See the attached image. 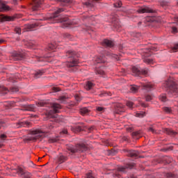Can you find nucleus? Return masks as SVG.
<instances>
[{
    "label": "nucleus",
    "instance_id": "nucleus-1",
    "mask_svg": "<svg viewBox=\"0 0 178 178\" xmlns=\"http://www.w3.org/2000/svg\"><path fill=\"white\" fill-rule=\"evenodd\" d=\"M62 12H63V9L59 8L53 14L51 19L55 20L54 23H60L63 29H66V27H72V26H76V24H77V22L75 21H72L66 17L60 18V19H56V17L59 16V13Z\"/></svg>",
    "mask_w": 178,
    "mask_h": 178
},
{
    "label": "nucleus",
    "instance_id": "nucleus-2",
    "mask_svg": "<svg viewBox=\"0 0 178 178\" xmlns=\"http://www.w3.org/2000/svg\"><path fill=\"white\" fill-rule=\"evenodd\" d=\"M29 134L31 136H27L24 139L25 143H28V141H35V140H38V138H44L45 137V131L41 129H35L29 131Z\"/></svg>",
    "mask_w": 178,
    "mask_h": 178
},
{
    "label": "nucleus",
    "instance_id": "nucleus-3",
    "mask_svg": "<svg viewBox=\"0 0 178 178\" xmlns=\"http://www.w3.org/2000/svg\"><path fill=\"white\" fill-rule=\"evenodd\" d=\"M151 51H155L154 47H152L151 49H145L143 51V60L145 63H147V65L154 64V60L149 58V56L152 55V52Z\"/></svg>",
    "mask_w": 178,
    "mask_h": 178
},
{
    "label": "nucleus",
    "instance_id": "nucleus-4",
    "mask_svg": "<svg viewBox=\"0 0 178 178\" xmlns=\"http://www.w3.org/2000/svg\"><path fill=\"white\" fill-rule=\"evenodd\" d=\"M164 87H165V88H167V90L169 91H172V92H178V86L173 79H169L168 81H165L164 83Z\"/></svg>",
    "mask_w": 178,
    "mask_h": 178
},
{
    "label": "nucleus",
    "instance_id": "nucleus-5",
    "mask_svg": "<svg viewBox=\"0 0 178 178\" xmlns=\"http://www.w3.org/2000/svg\"><path fill=\"white\" fill-rule=\"evenodd\" d=\"M67 149H68V151L72 152V154H75V152H79V151L81 152H84V151H87V146H86L85 144L82 143L76 145L74 147L69 146L67 147Z\"/></svg>",
    "mask_w": 178,
    "mask_h": 178
},
{
    "label": "nucleus",
    "instance_id": "nucleus-6",
    "mask_svg": "<svg viewBox=\"0 0 178 178\" xmlns=\"http://www.w3.org/2000/svg\"><path fill=\"white\" fill-rule=\"evenodd\" d=\"M51 109L52 110L49 112L48 118H56V113H58L59 110L62 109V106L59 104L54 103L51 106Z\"/></svg>",
    "mask_w": 178,
    "mask_h": 178
},
{
    "label": "nucleus",
    "instance_id": "nucleus-7",
    "mask_svg": "<svg viewBox=\"0 0 178 178\" xmlns=\"http://www.w3.org/2000/svg\"><path fill=\"white\" fill-rule=\"evenodd\" d=\"M77 65H79V60L76 58H72V60L66 63L67 67H74V66H77Z\"/></svg>",
    "mask_w": 178,
    "mask_h": 178
},
{
    "label": "nucleus",
    "instance_id": "nucleus-8",
    "mask_svg": "<svg viewBox=\"0 0 178 178\" xmlns=\"http://www.w3.org/2000/svg\"><path fill=\"white\" fill-rule=\"evenodd\" d=\"M31 123L28 121L22 122L19 121L17 123V127H30Z\"/></svg>",
    "mask_w": 178,
    "mask_h": 178
},
{
    "label": "nucleus",
    "instance_id": "nucleus-9",
    "mask_svg": "<svg viewBox=\"0 0 178 178\" xmlns=\"http://www.w3.org/2000/svg\"><path fill=\"white\" fill-rule=\"evenodd\" d=\"M138 13H153L154 10L149 8V7H145L138 10Z\"/></svg>",
    "mask_w": 178,
    "mask_h": 178
},
{
    "label": "nucleus",
    "instance_id": "nucleus-10",
    "mask_svg": "<svg viewBox=\"0 0 178 178\" xmlns=\"http://www.w3.org/2000/svg\"><path fill=\"white\" fill-rule=\"evenodd\" d=\"M13 18L10 16L5 15H0V22H12Z\"/></svg>",
    "mask_w": 178,
    "mask_h": 178
},
{
    "label": "nucleus",
    "instance_id": "nucleus-11",
    "mask_svg": "<svg viewBox=\"0 0 178 178\" xmlns=\"http://www.w3.org/2000/svg\"><path fill=\"white\" fill-rule=\"evenodd\" d=\"M127 156H130L131 158H137L138 156V152H136L134 150H129L127 154Z\"/></svg>",
    "mask_w": 178,
    "mask_h": 178
},
{
    "label": "nucleus",
    "instance_id": "nucleus-12",
    "mask_svg": "<svg viewBox=\"0 0 178 178\" xmlns=\"http://www.w3.org/2000/svg\"><path fill=\"white\" fill-rule=\"evenodd\" d=\"M103 45H106V47L112 48V47H113L114 44H113V42H112L111 40L106 39L103 41Z\"/></svg>",
    "mask_w": 178,
    "mask_h": 178
},
{
    "label": "nucleus",
    "instance_id": "nucleus-13",
    "mask_svg": "<svg viewBox=\"0 0 178 178\" xmlns=\"http://www.w3.org/2000/svg\"><path fill=\"white\" fill-rule=\"evenodd\" d=\"M10 8L9 6H6V4L3 3H0V12H3V10H9Z\"/></svg>",
    "mask_w": 178,
    "mask_h": 178
},
{
    "label": "nucleus",
    "instance_id": "nucleus-14",
    "mask_svg": "<svg viewBox=\"0 0 178 178\" xmlns=\"http://www.w3.org/2000/svg\"><path fill=\"white\" fill-rule=\"evenodd\" d=\"M132 73L134 76H140L141 75V71L136 67H132Z\"/></svg>",
    "mask_w": 178,
    "mask_h": 178
},
{
    "label": "nucleus",
    "instance_id": "nucleus-15",
    "mask_svg": "<svg viewBox=\"0 0 178 178\" xmlns=\"http://www.w3.org/2000/svg\"><path fill=\"white\" fill-rule=\"evenodd\" d=\"M164 133H165V134H168L169 136H175V134H176V132L173 131V130L170 129H168L165 128L164 129Z\"/></svg>",
    "mask_w": 178,
    "mask_h": 178
},
{
    "label": "nucleus",
    "instance_id": "nucleus-16",
    "mask_svg": "<svg viewBox=\"0 0 178 178\" xmlns=\"http://www.w3.org/2000/svg\"><path fill=\"white\" fill-rule=\"evenodd\" d=\"M143 87L146 90H152V88H154V87H155V85H154V83H149L143 86Z\"/></svg>",
    "mask_w": 178,
    "mask_h": 178
},
{
    "label": "nucleus",
    "instance_id": "nucleus-17",
    "mask_svg": "<svg viewBox=\"0 0 178 178\" xmlns=\"http://www.w3.org/2000/svg\"><path fill=\"white\" fill-rule=\"evenodd\" d=\"M37 26H38V25H37V24H32L28 25L27 26L28 29L26 30V31H31L34 30V28L37 27Z\"/></svg>",
    "mask_w": 178,
    "mask_h": 178
},
{
    "label": "nucleus",
    "instance_id": "nucleus-18",
    "mask_svg": "<svg viewBox=\"0 0 178 178\" xmlns=\"http://www.w3.org/2000/svg\"><path fill=\"white\" fill-rule=\"evenodd\" d=\"M94 87V83L91 81H88L86 86V88L88 90H91Z\"/></svg>",
    "mask_w": 178,
    "mask_h": 178
},
{
    "label": "nucleus",
    "instance_id": "nucleus-19",
    "mask_svg": "<svg viewBox=\"0 0 178 178\" xmlns=\"http://www.w3.org/2000/svg\"><path fill=\"white\" fill-rule=\"evenodd\" d=\"M80 113L82 115H87V113H90V110H88V108L85 107V108H81Z\"/></svg>",
    "mask_w": 178,
    "mask_h": 178
},
{
    "label": "nucleus",
    "instance_id": "nucleus-20",
    "mask_svg": "<svg viewBox=\"0 0 178 178\" xmlns=\"http://www.w3.org/2000/svg\"><path fill=\"white\" fill-rule=\"evenodd\" d=\"M71 130L74 132V133H79V131H81V127L78 126L76 128L74 127H71Z\"/></svg>",
    "mask_w": 178,
    "mask_h": 178
},
{
    "label": "nucleus",
    "instance_id": "nucleus-21",
    "mask_svg": "<svg viewBox=\"0 0 178 178\" xmlns=\"http://www.w3.org/2000/svg\"><path fill=\"white\" fill-rule=\"evenodd\" d=\"M14 56H15L19 60H22V59H23V58H24V56H23V54H22L20 53H15L14 54Z\"/></svg>",
    "mask_w": 178,
    "mask_h": 178
},
{
    "label": "nucleus",
    "instance_id": "nucleus-22",
    "mask_svg": "<svg viewBox=\"0 0 178 178\" xmlns=\"http://www.w3.org/2000/svg\"><path fill=\"white\" fill-rule=\"evenodd\" d=\"M139 89H140V86H137L136 85H134L131 88V91L132 92H137V91H138Z\"/></svg>",
    "mask_w": 178,
    "mask_h": 178
},
{
    "label": "nucleus",
    "instance_id": "nucleus-23",
    "mask_svg": "<svg viewBox=\"0 0 178 178\" xmlns=\"http://www.w3.org/2000/svg\"><path fill=\"white\" fill-rule=\"evenodd\" d=\"M131 135L134 138H138L139 137H141L140 135V131L133 132Z\"/></svg>",
    "mask_w": 178,
    "mask_h": 178
},
{
    "label": "nucleus",
    "instance_id": "nucleus-24",
    "mask_svg": "<svg viewBox=\"0 0 178 178\" xmlns=\"http://www.w3.org/2000/svg\"><path fill=\"white\" fill-rule=\"evenodd\" d=\"M127 168L131 169V166H130V165H128L127 167L121 166L118 168V172H124V170H126V169H127Z\"/></svg>",
    "mask_w": 178,
    "mask_h": 178
},
{
    "label": "nucleus",
    "instance_id": "nucleus-25",
    "mask_svg": "<svg viewBox=\"0 0 178 178\" xmlns=\"http://www.w3.org/2000/svg\"><path fill=\"white\" fill-rule=\"evenodd\" d=\"M74 55H76V51H74L72 50L67 51V56H68L69 58H72V56H74Z\"/></svg>",
    "mask_w": 178,
    "mask_h": 178
},
{
    "label": "nucleus",
    "instance_id": "nucleus-26",
    "mask_svg": "<svg viewBox=\"0 0 178 178\" xmlns=\"http://www.w3.org/2000/svg\"><path fill=\"white\" fill-rule=\"evenodd\" d=\"M42 74H44V72L39 70L35 74V79H38V77H41V76H42Z\"/></svg>",
    "mask_w": 178,
    "mask_h": 178
},
{
    "label": "nucleus",
    "instance_id": "nucleus-27",
    "mask_svg": "<svg viewBox=\"0 0 178 178\" xmlns=\"http://www.w3.org/2000/svg\"><path fill=\"white\" fill-rule=\"evenodd\" d=\"M37 106H45L47 105V102L42 100L36 103Z\"/></svg>",
    "mask_w": 178,
    "mask_h": 178
},
{
    "label": "nucleus",
    "instance_id": "nucleus-28",
    "mask_svg": "<svg viewBox=\"0 0 178 178\" xmlns=\"http://www.w3.org/2000/svg\"><path fill=\"white\" fill-rule=\"evenodd\" d=\"M25 111H34V105L30 104V105L26 106Z\"/></svg>",
    "mask_w": 178,
    "mask_h": 178
},
{
    "label": "nucleus",
    "instance_id": "nucleus-29",
    "mask_svg": "<svg viewBox=\"0 0 178 178\" xmlns=\"http://www.w3.org/2000/svg\"><path fill=\"white\" fill-rule=\"evenodd\" d=\"M96 74H100L101 76H104L105 74V72L101 69L96 70Z\"/></svg>",
    "mask_w": 178,
    "mask_h": 178
},
{
    "label": "nucleus",
    "instance_id": "nucleus-30",
    "mask_svg": "<svg viewBox=\"0 0 178 178\" xmlns=\"http://www.w3.org/2000/svg\"><path fill=\"white\" fill-rule=\"evenodd\" d=\"M136 118H144L145 116V113L144 112L136 113Z\"/></svg>",
    "mask_w": 178,
    "mask_h": 178
},
{
    "label": "nucleus",
    "instance_id": "nucleus-31",
    "mask_svg": "<svg viewBox=\"0 0 178 178\" xmlns=\"http://www.w3.org/2000/svg\"><path fill=\"white\" fill-rule=\"evenodd\" d=\"M36 6H40L42 3L43 0H33Z\"/></svg>",
    "mask_w": 178,
    "mask_h": 178
},
{
    "label": "nucleus",
    "instance_id": "nucleus-32",
    "mask_svg": "<svg viewBox=\"0 0 178 178\" xmlns=\"http://www.w3.org/2000/svg\"><path fill=\"white\" fill-rule=\"evenodd\" d=\"M49 51H54V49H56V46H55L54 44H49Z\"/></svg>",
    "mask_w": 178,
    "mask_h": 178
},
{
    "label": "nucleus",
    "instance_id": "nucleus-33",
    "mask_svg": "<svg viewBox=\"0 0 178 178\" xmlns=\"http://www.w3.org/2000/svg\"><path fill=\"white\" fill-rule=\"evenodd\" d=\"M127 106H128V108H133V106H134V103H133V102H127Z\"/></svg>",
    "mask_w": 178,
    "mask_h": 178
},
{
    "label": "nucleus",
    "instance_id": "nucleus-34",
    "mask_svg": "<svg viewBox=\"0 0 178 178\" xmlns=\"http://www.w3.org/2000/svg\"><path fill=\"white\" fill-rule=\"evenodd\" d=\"M163 111L164 112H166V113H170L172 112V108L169 107H164Z\"/></svg>",
    "mask_w": 178,
    "mask_h": 178
},
{
    "label": "nucleus",
    "instance_id": "nucleus-35",
    "mask_svg": "<svg viewBox=\"0 0 178 178\" xmlns=\"http://www.w3.org/2000/svg\"><path fill=\"white\" fill-rule=\"evenodd\" d=\"M10 92H17L19 88L17 87H13L10 89Z\"/></svg>",
    "mask_w": 178,
    "mask_h": 178
},
{
    "label": "nucleus",
    "instance_id": "nucleus-36",
    "mask_svg": "<svg viewBox=\"0 0 178 178\" xmlns=\"http://www.w3.org/2000/svg\"><path fill=\"white\" fill-rule=\"evenodd\" d=\"M27 47L29 48H33L34 47V41H30L26 44Z\"/></svg>",
    "mask_w": 178,
    "mask_h": 178
},
{
    "label": "nucleus",
    "instance_id": "nucleus-37",
    "mask_svg": "<svg viewBox=\"0 0 178 178\" xmlns=\"http://www.w3.org/2000/svg\"><path fill=\"white\" fill-rule=\"evenodd\" d=\"M0 91H6L7 92H9V90L3 86H0Z\"/></svg>",
    "mask_w": 178,
    "mask_h": 178
},
{
    "label": "nucleus",
    "instance_id": "nucleus-38",
    "mask_svg": "<svg viewBox=\"0 0 178 178\" xmlns=\"http://www.w3.org/2000/svg\"><path fill=\"white\" fill-rule=\"evenodd\" d=\"M115 8H120L122 6V1H119L117 3H114Z\"/></svg>",
    "mask_w": 178,
    "mask_h": 178
},
{
    "label": "nucleus",
    "instance_id": "nucleus-39",
    "mask_svg": "<svg viewBox=\"0 0 178 178\" xmlns=\"http://www.w3.org/2000/svg\"><path fill=\"white\" fill-rule=\"evenodd\" d=\"M15 31L17 34H22V29L19 27H16Z\"/></svg>",
    "mask_w": 178,
    "mask_h": 178
},
{
    "label": "nucleus",
    "instance_id": "nucleus-40",
    "mask_svg": "<svg viewBox=\"0 0 178 178\" xmlns=\"http://www.w3.org/2000/svg\"><path fill=\"white\" fill-rule=\"evenodd\" d=\"M160 100L162 101V102H166V95H163L160 96Z\"/></svg>",
    "mask_w": 178,
    "mask_h": 178
},
{
    "label": "nucleus",
    "instance_id": "nucleus-41",
    "mask_svg": "<svg viewBox=\"0 0 178 178\" xmlns=\"http://www.w3.org/2000/svg\"><path fill=\"white\" fill-rule=\"evenodd\" d=\"M65 159H66V157H65L64 156H60L59 157L60 163H63V162H65Z\"/></svg>",
    "mask_w": 178,
    "mask_h": 178
},
{
    "label": "nucleus",
    "instance_id": "nucleus-42",
    "mask_svg": "<svg viewBox=\"0 0 178 178\" xmlns=\"http://www.w3.org/2000/svg\"><path fill=\"white\" fill-rule=\"evenodd\" d=\"M66 96H61L58 97V101H60L61 102H63L64 101H66Z\"/></svg>",
    "mask_w": 178,
    "mask_h": 178
},
{
    "label": "nucleus",
    "instance_id": "nucleus-43",
    "mask_svg": "<svg viewBox=\"0 0 178 178\" xmlns=\"http://www.w3.org/2000/svg\"><path fill=\"white\" fill-rule=\"evenodd\" d=\"M145 99L146 101L149 102V101H152V96L147 95L145 96Z\"/></svg>",
    "mask_w": 178,
    "mask_h": 178
},
{
    "label": "nucleus",
    "instance_id": "nucleus-44",
    "mask_svg": "<svg viewBox=\"0 0 178 178\" xmlns=\"http://www.w3.org/2000/svg\"><path fill=\"white\" fill-rule=\"evenodd\" d=\"M96 62H97V63H104V60H102L101 57H97L96 59Z\"/></svg>",
    "mask_w": 178,
    "mask_h": 178
},
{
    "label": "nucleus",
    "instance_id": "nucleus-45",
    "mask_svg": "<svg viewBox=\"0 0 178 178\" xmlns=\"http://www.w3.org/2000/svg\"><path fill=\"white\" fill-rule=\"evenodd\" d=\"M52 90L54 91V92H58L60 91V88H59L58 87H53Z\"/></svg>",
    "mask_w": 178,
    "mask_h": 178
},
{
    "label": "nucleus",
    "instance_id": "nucleus-46",
    "mask_svg": "<svg viewBox=\"0 0 178 178\" xmlns=\"http://www.w3.org/2000/svg\"><path fill=\"white\" fill-rule=\"evenodd\" d=\"M86 178H95L94 175H92V173H88L86 174Z\"/></svg>",
    "mask_w": 178,
    "mask_h": 178
},
{
    "label": "nucleus",
    "instance_id": "nucleus-47",
    "mask_svg": "<svg viewBox=\"0 0 178 178\" xmlns=\"http://www.w3.org/2000/svg\"><path fill=\"white\" fill-rule=\"evenodd\" d=\"M8 138V136L5 134H1V136H0V138L1 139V140H5L6 138Z\"/></svg>",
    "mask_w": 178,
    "mask_h": 178
},
{
    "label": "nucleus",
    "instance_id": "nucleus-48",
    "mask_svg": "<svg viewBox=\"0 0 178 178\" xmlns=\"http://www.w3.org/2000/svg\"><path fill=\"white\" fill-rule=\"evenodd\" d=\"M140 74H144V75L148 74V71L143 70L140 71Z\"/></svg>",
    "mask_w": 178,
    "mask_h": 178
},
{
    "label": "nucleus",
    "instance_id": "nucleus-49",
    "mask_svg": "<svg viewBox=\"0 0 178 178\" xmlns=\"http://www.w3.org/2000/svg\"><path fill=\"white\" fill-rule=\"evenodd\" d=\"M166 177L168 178L175 177V175H173L172 173H168V174H166Z\"/></svg>",
    "mask_w": 178,
    "mask_h": 178
},
{
    "label": "nucleus",
    "instance_id": "nucleus-50",
    "mask_svg": "<svg viewBox=\"0 0 178 178\" xmlns=\"http://www.w3.org/2000/svg\"><path fill=\"white\" fill-rule=\"evenodd\" d=\"M149 131H151L152 133H156L155 129L152 127H149Z\"/></svg>",
    "mask_w": 178,
    "mask_h": 178
},
{
    "label": "nucleus",
    "instance_id": "nucleus-51",
    "mask_svg": "<svg viewBox=\"0 0 178 178\" xmlns=\"http://www.w3.org/2000/svg\"><path fill=\"white\" fill-rule=\"evenodd\" d=\"M172 33H177V28H176V27H172Z\"/></svg>",
    "mask_w": 178,
    "mask_h": 178
},
{
    "label": "nucleus",
    "instance_id": "nucleus-52",
    "mask_svg": "<svg viewBox=\"0 0 178 178\" xmlns=\"http://www.w3.org/2000/svg\"><path fill=\"white\" fill-rule=\"evenodd\" d=\"M97 111H98V112H102V111H104V108H102V107H97Z\"/></svg>",
    "mask_w": 178,
    "mask_h": 178
},
{
    "label": "nucleus",
    "instance_id": "nucleus-53",
    "mask_svg": "<svg viewBox=\"0 0 178 178\" xmlns=\"http://www.w3.org/2000/svg\"><path fill=\"white\" fill-rule=\"evenodd\" d=\"M75 99L79 102V101H80V97L79 95H75Z\"/></svg>",
    "mask_w": 178,
    "mask_h": 178
},
{
    "label": "nucleus",
    "instance_id": "nucleus-54",
    "mask_svg": "<svg viewBox=\"0 0 178 178\" xmlns=\"http://www.w3.org/2000/svg\"><path fill=\"white\" fill-rule=\"evenodd\" d=\"M140 105H141L143 108H147V106H148V104H145V103H140Z\"/></svg>",
    "mask_w": 178,
    "mask_h": 178
},
{
    "label": "nucleus",
    "instance_id": "nucleus-55",
    "mask_svg": "<svg viewBox=\"0 0 178 178\" xmlns=\"http://www.w3.org/2000/svg\"><path fill=\"white\" fill-rule=\"evenodd\" d=\"M63 133L64 134H67V130L65 129L64 131H63Z\"/></svg>",
    "mask_w": 178,
    "mask_h": 178
},
{
    "label": "nucleus",
    "instance_id": "nucleus-56",
    "mask_svg": "<svg viewBox=\"0 0 178 178\" xmlns=\"http://www.w3.org/2000/svg\"><path fill=\"white\" fill-rule=\"evenodd\" d=\"M115 177H120V175H118V174H115Z\"/></svg>",
    "mask_w": 178,
    "mask_h": 178
},
{
    "label": "nucleus",
    "instance_id": "nucleus-57",
    "mask_svg": "<svg viewBox=\"0 0 178 178\" xmlns=\"http://www.w3.org/2000/svg\"><path fill=\"white\" fill-rule=\"evenodd\" d=\"M65 37L69 38V37H70V35L67 33V34H65Z\"/></svg>",
    "mask_w": 178,
    "mask_h": 178
},
{
    "label": "nucleus",
    "instance_id": "nucleus-58",
    "mask_svg": "<svg viewBox=\"0 0 178 178\" xmlns=\"http://www.w3.org/2000/svg\"><path fill=\"white\" fill-rule=\"evenodd\" d=\"M2 126H3V123L0 122V129H1V127H2Z\"/></svg>",
    "mask_w": 178,
    "mask_h": 178
},
{
    "label": "nucleus",
    "instance_id": "nucleus-59",
    "mask_svg": "<svg viewBox=\"0 0 178 178\" xmlns=\"http://www.w3.org/2000/svg\"><path fill=\"white\" fill-rule=\"evenodd\" d=\"M19 171L21 172L22 175H23V170L22 168L19 169Z\"/></svg>",
    "mask_w": 178,
    "mask_h": 178
},
{
    "label": "nucleus",
    "instance_id": "nucleus-60",
    "mask_svg": "<svg viewBox=\"0 0 178 178\" xmlns=\"http://www.w3.org/2000/svg\"><path fill=\"white\" fill-rule=\"evenodd\" d=\"M55 142V140H49V143H54Z\"/></svg>",
    "mask_w": 178,
    "mask_h": 178
},
{
    "label": "nucleus",
    "instance_id": "nucleus-61",
    "mask_svg": "<svg viewBox=\"0 0 178 178\" xmlns=\"http://www.w3.org/2000/svg\"><path fill=\"white\" fill-rule=\"evenodd\" d=\"M2 42H3V40H0V44H2Z\"/></svg>",
    "mask_w": 178,
    "mask_h": 178
},
{
    "label": "nucleus",
    "instance_id": "nucleus-62",
    "mask_svg": "<svg viewBox=\"0 0 178 178\" xmlns=\"http://www.w3.org/2000/svg\"><path fill=\"white\" fill-rule=\"evenodd\" d=\"M165 159H170V162H172V159L166 158Z\"/></svg>",
    "mask_w": 178,
    "mask_h": 178
},
{
    "label": "nucleus",
    "instance_id": "nucleus-63",
    "mask_svg": "<svg viewBox=\"0 0 178 178\" xmlns=\"http://www.w3.org/2000/svg\"><path fill=\"white\" fill-rule=\"evenodd\" d=\"M93 1H95V2H98V1H99V0H93Z\"/></svg>",
    "mask_w": 178,
    "mask_h": 178
},
{
    "label": "nucleus",
    "instance_id": "nucleus-64",
    "mask_svg": "<svg viewBox=\"0 0 178 178\" xmlns=\"http://www.w3.org/2000/svg\"><path fill=\"white\" fill-rule=\"evenodd\" d=\"M2 54H1V53H0V56H1Z\"/></svg>",
    "mask_w": 178,
    "mask_h": 178
}]
</instances>
